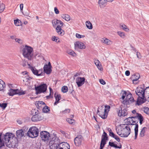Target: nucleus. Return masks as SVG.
Listing matches in <instances>:
<instances>
[{
    "label": "nucleus",
    "mask_w": 149,
    "mask_h": 149,
    "mask_svg": "<svg viewBox=\"0 0 149 149\" xmlns=\"http://www.w3.org/2000/svg\"><path fill=\"white\" fill-rule=\"evenodd\" d=\"M33 49L32 47L26 45L22 49V54L24 58L31 60L33 58Z\"/></svg>",
    "instance_id": "1"
},
{
    "label": "nucleus",
    "mask_w": 149,
    "mask_h": 149,
    "mask_svg": "<svg viewBox=\"0 0 149 149\" xmlns=\"http://www.w3.org/2000/svg\"><path fill=\"white\" fill-rule=\"evenodd\" d=\"M27 136L32 138L37 137L39 134L38 129L35 126L31 127L26 133Z\"/></svg>",
    "instance_id": "2"
},
{
    "label": "nucleus",
    "mask_w": 149,
    "mask_h": 149,
    "mask_svg": "<svg viewBox=\"0 0 149 149\" xmlns=\"http://www.w3.org/2000/svg\"><path fill=\"white\" fill-rule=\"evenodd\" d=\"M121 127H124L123 130L124 131L123 134H119V135L121 137H127L131 133V129L130 127L127 124H123L120 125Z\"/></svg>",
    "instance_id": "3"
},
{
    "label": "nucleus",
    "mask_w": 149,
    "mask_h": 149,
    "mask_svg": "<svg viewBox=\"0 0 149 149\" xmlns=\"http://www.w3.org/2000/svg\"><path fill=\"white\" fill-rule=\"evenodd\" d=\"M31 111L33 114H35L31 118V119L32 121L36 122L40 121L42 119L43 117L38 113L39 112L38 110L32 109Z\"/></svg>",
    "instance_id": "4"
},
{
    "label": "nucleus",
    "mask_w": 149,
    "mask_h": 149,
    "mask_svg": "<svg viewBox=\"0 0 149 149\" xmlns=\"http://www.w3.org/2000/svg\"><path fill=\"white\" fill-rule=\"evenodd\" d=\"M47 88V86L46 84H40L37 86L35 87L36 91V93H44L46 92Z\"/></svg>",
    "instance_id": "5"
},
{
    "label": "nucleus",
    "mask_w": 149,
    "mask_h": 149,
    "mask_svg": "<svg viewBox=\"0 0 149 149\" xmlns=\"http://www.w3.org/2000/svg\"><path fill=\"white\" fill-rule=\"evenodd\" d=\"M15 136V135L12 133L7 132L4 136V137L2 139L3 140V141L6 143H9L10 141L12 140L13 138Z\"/></svg>",
    "instance_id": "6"
},
{
    "label": "nucleus",
    "mask_w": 149,
    "mask_h": 149,
    "mask_svg": "<svg viewBox=\"0 0 149 149\" xmlns=\"http://www.w3.org/2000/svg\"><path fill=\"white\" fill-rule=\"evenodd\" d=\"M50 136V133L46 131H42L40 132V137L44 141H47L50 139H49Z\"/></svg>",
    "instance_id": "7"
},
{
    "label": "nucleus",
    "mask_w": 149,
    "mask_h": 149,
    "mask_svg": "<svg viewBox=\"0 0 149 149\" xmlns=\"http://www.w3.org/2000/svg\"><path fill=\"white\" fill-rule=\"evenodd\" d=\"M9 143H7V146L10 148H17L18 146L17 139L15 136L12 140H11Z\"/></svg>",
    "instance_id": "8"
},
{
    "label": "nucleus",
    "mask_w": 149,
    "mask_h": 149,
    "mask_svg": "<svg viewBox=\"0 0 149 149\" xmlns=\"http://www.w3.org/2000/svg\"><path fill=\"white\" fill-rule=\"evenodd\" d=\"M127 109V107L122 108L121 107H120L118 112V116L121 117L127 115L128 114Z\"/></svg>",
    "instance_id": "9"
},
{
    "label": "nucleus",
    "mask_w": 149,
    "mask_h": 149,
    "mask_svg": "<svg viewBox=\"0 0 149 149\" xmlns=\"http://www.w3.org/2000/svg\"><path fill=\"white\" fill-rule=\"evenodd\" d=\"M82 137L81 135H79L75 137L74 140V143L76 146H78L81 144L82 140Z\"/></svg>",
    "instance_id": "10"
},
{
    "label": "nucleus",
    "mask_w": 149,
    "mask_h": 149,
    "mask_svg": "<svg viewBox=\"0 0 149 149\" xmlns=\"http://www.w3.org/2000/svg\"><path fill=\"white\" fill-rule=\"evenodd\" d=\"M85 82L84 77H78L76 79V83L78 87L81 86Z\"/></svg>",
    "instance_id": "11"
},
{
    "label": "nucleus",
    "mask_w": 149,
    "mask_h": 149,
    "mask_svg": "<svg viewBox=\"0 0 149 149\" xmlns=\"http://www.w3.org/2000/svg\"><path fill=\"white\" fill-rule=\"evenodd\" d=\"M63 25H58L56 28V30L58 34L61 36H63L65 34V31L62 29Z\"/></svg>",
    "instance_id": "12"
},
{
    "label": "nucleus",
    "mask_w": 149,
    "mask_h": 149,
    "mask_svg": "<svg viewBox=\"0 0 149 149\" xmlns=\"http://www.w3.org/2000/svg\"><path fill=\"white\" fill-rule=\"evenodd\" d=\"M9 92L8 93H25V91H24L21 90V88L20 89L16 88L13 89H9Z\"/></svg>",
    "instance_id": "13"
},
{
    "label": "nucleus",
    "mask_w": 149,
    "mask_h": 149,
    "mask_svg": "<svg viewBox=\"0 0 149 149\" xmlns=\"http://www.w3.org/2000/svg\"><path fill=\"white\" fill-rule=\"evenodd\" d=\"M52 23L53 26L54 27H55L56 25L57 26L58 25H59V24H60L61 25H63L64 24L61 21L56 19H54L52 20Z\"/></svg>",
    "instance_id": "14"
},
{
    "label": "nucleus",
    "mask_w": 149,
    "mask_h": 149,
    "mask_svg": "<svg viewBox=\"0 0 149 149\" xmlns=\"http://www.w3.org/2000/svg\"><path fill=\"white\" fill-rule=\"evenodd\" d=\"M74 46L75 47H77L81 49H85L86 46L84 44L81 42H77L74 44Z\"/></svg>",
    "instance_id": "15"
},
{
    "label": "nucleus",
    "mask_w": 149,
    "mask_h": 149,
    "mask_svg": "<svg viewBox=\"0 0 149 149\" xmlns=\"http://www.w3.org/2000/svg\"><path fill=\"white\" fill-rule=\"evenodd\" d=\"M35 104L38 109L41 110L42 108V105H45V104L42 101H38L35 102Z\"/></svg>",
    "instance_id": "16"
},
{
    "label": "nucleus",
    "mask_w": 149,
    "mask_h": 149,
    "mask_svg": "<svg viewBox=\"0 0 149 149\" xmlns=\"http://www.w3.org/2000/svg\"><path fill=\"white\" fill-rule=\"evenodd\" d=\"M126 95V100L129 102L130 104L134 102L135 100L134 98L132 97V94H127Z\"/></svg>",
    "instance_id": "17"
},
{
    "label": "nucleus",
    "mask_w": 149,
    "mask_h": 149,
    "mask_svg": "<svg viewBox=\"0 0 149 149\" xmlns=\"http://www.w3.org/2000/svg\"><path fill=\"white\" fill-rule=\"evenodd\" d=\"M31 70L32 71L33 73L35 75H36L38 76L42 75L43 72H41L40 73H39V71L40 70H38L36 69V68L34 67H31Z\"/></svg>",
    "instance_id": "18"
},
{
    "label": "nucleus",
    "mask_w": 149,
    "mask_h": 149,
    "mask_svg": "<svg viewBox=\"0 0 149 149\" xmlns=\"http://www.w3.org/2000/svg\"><path fill=\"white\" fill-rule=\"evenodd\" d=\"M52 67H49L46 64L43 67L44 71L45 73L47 74H49L52 71Z\"/></svg>",
    "instance_id": "19"
},
{
    "label": "nucleus",
    "mask_w": 149,
    "mask_h": 149,
    "mask_svg": "<svg viewBox=\"0 0 149 149\" xmlns=\"http://www.w3.org/2000/svg\"><path fill=\"white\" fill-rule=\"evenodd\" d=\"M140 77V74H135L133 75L131 77V78L132 80V82L133 84H136L138 83L135 82V81H137Z\"/></svg>",
    "instance_id": "20"
},
{
    "label": "nucleus",
    "mask_w": 149,
    "mask_h": 149,
    "mask_svg": "<svg viewBox=\"0 0 149 149\" xmlns=\"http://www.w3.org/2000/svg\"><path fill=\"white\" fill-rule=\"evenodd\" d=\"M144 85L141 86V87H137L135 91V93H145Z\"/></svg>",
    "instance_id": "21"
},
{
    "label": "nucleus",
    "mask_w": 149,
    "mask_h": 149,
    "mask_svg": "<svg viewBox=\"0 0 149 149\" xmlns=\"http://www.w3.org/2000/svg\"><path fill=\"white\" fill-rule=\"evenodd\" d=\"M16 135L17 139H20L23 136H25L23 131L21 130H17L16 132Z\"/></svg>",
    "instance_id": "22"
},
{
    "label": "nucleus",
    "mask_w": 149,
    "mask_h": 149,
    "mask_svg": "<svg viewBox=\"0 0 149 149\" xmlns=\"http://www.w3.org/2000/svg\"><path fill=\"white\" fill-rule=\"evenodd\" d=\"M97 114L99 115L103 119H105L107 117L108 113L107 112H105L104 111L102 113L101 111L100 112V111L98 110Z\"/></svg>",
    "instance_id": "23"
},
{
    "label": "nucleus",
    "mask_w": 149,
    "mask_h": 149,
    "mask_svg": "<svg viewBox=\"0 0 149 149\" xmlns=\"http://www.w3.org/2000/svg\"><path fill=\"white\" fill-rule=\"evenodd\" d=\"M109 145L111 147H113L115 148H122V145L120 143L119 144V146H118L116 144L114 143V142L109 141Z\"/></svg>",
    "instance_id": "24"
},
{
    "label": "nucleus",
    "mask_w": 149,
    "mask_h": 149,
    "mask_svg": "<svg viewBox=\"0 0 149 149\" xmlns=\"http://www.w3.org/2000/svg\"><path fill=\"white\" fill-rule=\"evenodd\" d=\"M54 97L56 100L54 103V105H55L59 102V101L61 100V97L60 94H54Z\"/></svg>",
    "instance_id": "25"
},
{
    "label": "nucleus",
    "mask_w": 149,
    "mask_h": 149,
    "mask_svg": "<svg viewBox=\"0 0 149 149\" xmlns=\"http://www.w3.org/2000/svg\"><path fill=\"white\" fill-rule=\"evenodd\" d=\"M68 147L70 148V146L69 144L67 142H62L58 144V146L56 145V147L57 148H58V147Z\"/></svg>",
    "instance_id": "26"
},
{
    "label": "nucleus",
    "mask_w": 149,
    "mask_h": 149,
    "mask_svg": "<svg viewBox=\"0 0 149 149\" xmlns=\"http://www.w3.org/2000/svg\"><path fill=\"white\" fill-rule=\"evenodd\" d=\"M145 102V101L143 100L141 98V97L139 96V97L137 98V100L136 103V105H138L139 106Z\"/></svg>",
    "instance_id": "27"
},
{
    "label": "nucleus",
    "mask_w": 149,
    "mask_h": 149,
    "mask_svg": "<svg viewBox=\"0 0 149 149\" xmlns=\"http://www.w3.org/2000/svg\"><path fill=\"white\" fill-rule=\"evenodd\" d=\"M135 117H133V116L129 117L126 118L125 120H127V124H128V125H133V119L132 118H135Z\"/></svg>",
    "instance_id": "28"
},
{
    "label": "nucleus",
    "mask_w": 149,
    "mask_h": 149,
    "mask_svg": "<svg viewBox=\"0 0 149 149\" xmlns=\"http://www.w3.org/2000/svg\"><path fill=\"white\" fill-rule=\"evenodd\" d=\"M107 1V0H99L98 4L100 7L101 8L104 7L105 4Z\"/></svg>",
    "instance_id": "29"
},
{
    "label": "nucleus",
    "mask_w": 149,
    "mask_h": 149,
    "mask_svg": "<svg viewBox=\"0 0 149 149\" xmlns=\"http://www.w3.org/2000/svg\"><path fill=\"white\" fill-rule=\"evenodd\" d=\"M102 41V42L107 45H111L112 44V41L107 38H104Z\"/></svg>",
    "instance_id": "30"
},
{
    "label": "nucleus",
    "mask_w": 149,
    "mask_h": 149,
    "mask_svg": "<svg viewBox=\"0 0 149 149\" xmlns=\"http://www.w3.org/2000/svg\"><path fill=\"white\" fill-rule=\"evenodd\" d=\"M147 129V128L146 127H143L141 130L139 134V136L141 137H143L145 135V133L146 132V129Z\"/></svg>",
    "instance_id": "31"
},
{
    "label": "nucleus",
    "mask_w": 149,
    "mask_h": 149,
    "mask_svg": "<svg viewBox=\"0 0 149 149\" xmlns=\"http://www.w3.org/2000/svg\"><path fill=\"white\" fill-rule=\"evenodd\" d=\"M42 111L44 113H49V111H50V108L47 106H45L42 109Z\"/></svg>",
    "instance_id": "32"
},
{
    "label": "nucleus",
    "mask_w": 149,
    "mask_h": 149,
    "mask_svg": "<svg viewBox=\"0 0 149 149\" xmlns=\"http://www.w3.org/2000/svg\"><path fill=\"white\" fill-rule=\"evenodd\" d=\"M138 127L139 125L138 124H136V126H135V127L134 128V132H135V138L134 139H136L138 134Z\"/></svg>",
    "instance_id": "33"
},
{
    "label": "nucleus",
    "mask_w": 149,
    "mask_h": 149,
    "mask_svg": "<svg viewBox=\"0 0 149 149\" xmlns=\"http://www.w3.org/2000/svg\"><path fill=\"white\" fill-rule=\"evenodd\" d=\"M5 87V83L0 79V91L4 90L3 88Z\"/></svg>",
    "instance_id": "34"
},
{
    "label": "nucleus",
    "mask_w": 149,
    "mask_h": 149,
    "mask_svg": "<svg viewBox=\"0 0 149 149\" xmlns=\"http://www.w3.org/2000/svg\"><path fill=\"white\" fill-rule=\"evenodd\" d=\"M62 17L65 19V20L67 21H69L70 20V16L68 14H63L62 16Z\"/></svg>",
    "instance_id": "35"
},
{
    "label": "nucleus",
    "mask_w": 149,
    "mask_h": 149,
    "mask_svg": "<svg viewBox=\"0 0 149 149\" xmlns=\"http://www.w3.org/2000/svg\"><path fill=\"white\" fill-rule=\"evenodd\" d=\"M86 25L88 28L91 29L93 28V26L92 24L89 21L86 22Z\"/></svg>",
    "instance_id": "36"
},
{
    "label": "nucleus",
    "mask_w": 149,
    "mask_h": 149,
    "mask_svg": "<svg viewBox=\"0 0 149 149\" xmlns=\"http://www.w3.org/2000/svg\"><path fill=\"white\" fill-rule=\"evenodd\" d=\"M2 134L0 133V148H1L3 146H4V142L3 141V140L1 139Z\"/></svg>",
    "instance_id": "37"
},
{
    "label": "nucleus",
    "mask_w": 149,
    "mask_h": 149,
    "mask_svg": "<svg viewBox=\"0 0 149 149\" xmlns=\"http://www.w3.org/2000/svg\"><path fill=\"white\" fill-rule=\"evenodd\" d=\"M14 24L17 26H19L21 25V23L20 20L17 19L14 20Z\"/></svg>",
    "instance_id": "38"
},
{
    "label": "nucleus",
    "mask_w": 149,
    "mask_h": 149,
    "mask_svg": "<svg viewBox=\"0 0 149 149\" xmlns=\"http://www.w3.org/2000/svg\"><path fill=\"white\" fill-rule=\"evenodd\" d=\"M136 115L137 116H136L137 118H138V120H144V118H143V116L140 113H136Z\"/></svg>",
    "instance_id": "39"
},
{
    "label": "nucleus",
    "mask_w": 149,
    "mask_h": 149,
    "mask_svg": "<svg viewBox=\"0 0 149 149\" xmlns=\"http://www.w3.org/2000/svg\"><path fill=\"white\" fill-rule=\"evenodd\" d=\"M143 111L146 114L149 115V108L146 107H143Z\"/></svg>",
    "instance_id": "40"
},
{
    "label": "nucleus",
    "mask_w": 149,
    "mask_h": 149,
    "mask_svg": "<svg viewBox=\"0 0 149 149\" xmlns=\"http://www.w3.org/2000/svg\"><path fill=\"white\" fill-rule=\"evenodd\" d=\"M61 91L63 93H66L68 91V88L66 86H63L61 88Z\"/></svg>",
    "instance_id": "41"
},
{
    "label": "nucleus",
    "mask_w": 149,
    "mask_h": 149,
    "mask_svg": "<svg viewBox=\"0 0 149 149\" xmlns=\"http://www.w3.org/2000/svg\"><path fill=\"white\" fill-rule=\"evenodd\" d=\"M28 129V127L26 126H24L21 129L23 131L24 133L26 135L27 134V132H28L27 131Z\"/></svg>",
    "instance_id": "42"
},
{
    "label": "nucleus",
    "mask_w": 149,
    "mask_h": 149,
    "mask_svg": "<svg viewBox=\"0 0 149 149\" xmlns=\"http://www.w3.org/2000/svg\"><path fill=\"white\" fill-rule=\"evenodd\" d=\"M133 117H135L136 118H132L133 119L132 122L133 125H136V124H137V123H138L139 120H138V118H137L136 116H133Z\"/></svg>",
    "instance_id": "43"
},
{
    "label": "nucleus",
    "mask_w": 149,
    "mask_h": 149,
    "mask_svg": "<svg viewBox=\"0 0 149 149\" xmlns=\"http://www.w3.org/2000/svg\"><path fill=\"white\" fill-rule=\"evenodd\" d=\"M118 35L122 38H124L125 37V33L121 31L118 32Z\"/></svg>",
    "instance_id": "44"
},
{
    "label": "nucleus",
    "mask_w": 149,
    "mask_h": 149,
    "mask_svg": "<svg viewBox=\"0 0 149 149\" xmlns=\"http://www.w3.org/2000/svg\"><path fill=\"white\" fill-rule=\"evenodd\" d=\"M7 103H0V107L3 109H4L7 106Z\"/></svg>",
    "instance_id": "45"
},
{
    "label": "nucleus",
    "mask_w": 149,
    "mask_h": 149,
    "mask_svg": "<svg viewBox=\"0 0 149 149\" xmlns=\"http://www.w3.org/2000/svg\"><path fill=\"white\" fill-rule=\"evenodd\" d=\"M110 107L109 105H106L105 106V109H104V111L105 112H107L110 111Z\"/></svg>",
    "instance_id": "46"
},
{
    "label": "nucleus",
    "mask_w": 149,
    "mask_h": 149,
    "mask_svg": "<svg viewBox=\"0 0 149 149\" xmlns=\"http://www.w3.org/2000/svg\"><path fill=\"white\" fill-rule=\"evenodd\" d=\"M58 39V37H56L54 36H53L52 38V40L53 41H54L58 42H60V41L59 40L57 41V40Z\"/></svg>",
    "instance_id": "47"
},
{
    "label": "nucleus",
    "mask_w": 149,
    "mask_h": 149,
    "mask_svg": "<svg viewBox=\"0 0 149 149\" xmlns=\"http://www.w3.org/2000/svg\"><path fill=\"white\" fill-rule=\"evenodd\" d=\"M121 26L122 27V29H123V30L125 31H128L129 29L127 28L126 26L124 24L123 25H121Z\"/></svg>",
    "instance_id": "48"
},
{
    "label": "nucleus",
    "mask_w": 149,
    "mask_h": 149,
    "mask_svg": "<svg viewBox=\"0 0 149 149\" xmlns=\"http://www.w3.org/2000/svg\"><path fill=\"white\" fill-rule=\"evenodd\" d=\"M136 95H141L142 96L141 97V98L144 101H145V102H146V97H145V94H141V95H140V94H136Z\"/></svg>",
    "instance_id": "49"
},
{
    "label": "nucleus",
    "mask_w": 149,
    "mask_h": 149,
    "mask_svg": "<svg viewBox=\"0 0 149 149\" xmlns=\"http://www.w3.org/2000/svg\"><path fill=\"white\" fill-rule=\"evenodd\" d=\"M70 124H72L74 123V120L73 119L70 118H68L66 120Z\"/></svg>",
    "instance_id": "50"
},
{
    "label": "nucleus",
    "mask_w": 149,
    "mask_h": 149,
    "mask_svg": "<svg viewBox=\"0 0 149 149\" xmlns=\"http://www.w3.org/2000/svg\"><path fill=\"white\" fill-rule=\"evenodd\" d=\"M15 41L16 42H18L20 44H22V40L19 38H16L15 39Z\"/></svg>",
    "instance_id": "51"
},
{
    "label": "nucleus",
    "mask_w": 149,
    "mask_h": 149,
    "mask_svg": "<svg viewBox=\"0 0 149 149\" xmlns=\"http://www.w3.org/2000/svg\"><path fill=\"white\" fill-rule=\"evenodd\" d=\"M76 36L77 38H81L84 37H85V36L84 35H81L77 33L76 34Z\"/></svg>",
    "instance_id": "52"
},
{
    "label": "nucleus",
    "mask_w": 149,
    "mask_h": 149,
    "mask_svg": "<svg viewBox=\"0 0 149 149\" xmlns=\"http://www.w3.org/2000/svg\"><path fill=\"white\" fill-rule=\"evenodd\" d=\"M8 85L9 88H10L9 89H13L15 88V87L14 85L12 84H8Z\"/></svg>",
    "instance_id": "53"
},
{
    "label": "nucleus",
    "mask_w": 149,
    "mask_h": 149,
    "mask_svg": "<svg viewBox=\"0 0 149 149\" xmlns=\"http://www.w3.org/2000/svg\"><path fill=\"white\" fill-rule=\"evenodd\" d=\"M68 91H69V92L70 93H72L74 91L73 90L72 85H71V87H69V88H68Z\"/></svg>",
    "instance_id": "54"
},
{
    "label": "nucleus",
    "mask_w": 149,
    "mask_h": 149,
    "mask_svg": "<svg viewBox=\"0 0 149 149\" xmlns=\"http://www.w3.org/2000/svg\"><path fill=\"white\" fill-rule=\"evenodd\" d=\"M70 111V110L69 109H66L65 110L61 111V112H62L64 114H65L67 113H69Z\"/></svg>",
    "instance_id": "55"
},
{
    "label": "nucleus",
    "mask_w": 149,
    "mask_h": 149,
    "mask_svg": "<svg viewBox=\"0 0 149 149\" xmlns=\"http://www.w3.org/2000/svg\"><path fill=\"white\" fill-rule=\"evenodd\" d=\"M5 8V5L3 3H2V4H1L0 6V10L1 9L2 10V12L4 10Z\"/></svg>",
    "instance_id": "56"
},
{
    "label": "nucleus",
    "mask_w": 149,
    "mask_h": 149,
    "mask_svg": "<svg viewBox=\"0 0 149 149\" xmlns=\"http://www.w3.org/2000/svg\"><path fill=\"white\" fill-rule=\"evenodd\" d=\"M68 53L72 56H74V54H75V53L73 51L70 50L68 52Z\"/></svg>",
    "instance_id": "57"
},
{
    "label": "nucleus",
    "mask_w": 149,
    "mask_h": 149,
    "mask_svg": "<svg viewBox=\"0 0 149 149\" xmlns=\"http://www.w3.org/2000/svg\"><path fill=\"white\" fill-rule=\"evenodd\" d=\"M122 103L126 105H128L130 104L128 101H127V100H126L125 99V100H123L122 102Z\"/></svg>",
    "instance_id": "58"
},
{
    "label": "nucleus",
    "mask_w": 149,
    "mask_h": 149,
    "mask_svg": "<svg viewBox=\"0 0 149 149\" xmlns=\"http://www.w3.org/2000/svg\"><path fill=\"white\" fill-rule=\"evenodd\" d=\"M53 94H49V95L47 96L46 98L47 99L52 98L53 97Z\"/></svg>",
    "instance_id": "59"
},
{
    "label": "nucleus",
    "mask_w": 149,
    "mask_h": 149,
    "mask_svg": "<svg viewBox=\"0 0 149 149\" xmlns=\"http://www.w3.org/2000/svg\"><path fill=\"white\" fill-rule=\"evenodd\" d=\"M22 65L23 67H25L26 65V61L25 60V59H24V60L22 59Z\"/></svg>",
    "instance_id": "60"
},
{
    "label": "nucleus",
    "mask_w": 149,
    "mask_h": 149,
    "mask_svg": "<svg viewBox=\"0 0 149 149\" xmlns=\"http://www.w3.org/2000/svg\"><path fill=\"white\" fill-rule=\"evenodd\" d=\"M116 135L113 132H111L109 133V136L113 138H114L115 136Z\"/></svg>",
    "instance_id": "61"
},
{
    "label": "nucleus",
    "mask_w": 149,
    "mask_h": 149,
    "mask_svg": "<svg viewBox=\"0 0 149 149\" xmlns=\"http://www.w3.org/2000/svg\"><path fill=\"white\" fill-rule=\"evenodd\" d=\"M54 11L56 14H57L59 13V11L56 7L54 8Z\"/></svg>",
    "instance_id": "62"
},
{
    "label": "nucleus",
    "mask_w": 149,
    "mask_h": 149,
    "mask_svg": "<svg viewBox=\"0 0 149 149\" xmlns=\"http://www.w3.org/2000/svg\"><path fill=\"white\" fill-rule=\"evenodd\" d=\"M99 81L100 83L102 85H104L106 84L105 81L102 79H100Z\"/></svg>",
    "instance_id": "63"
},
{
    "label": "nucleus",
    "mask_w": 149,
    "mask_h": 149,
    "mask_svg": "<svg viewBox=\"0 0 149 149\" xmlns=\"http://www.w3.org/2000/svg\"><path fill=\"white\" fill-rule=\"evenodd\" d=\"M144 91H145V93L146 92L148 93H149V86L146 87Z\"/></svg>",
    "instance_id": "64"
}]
</instances>
